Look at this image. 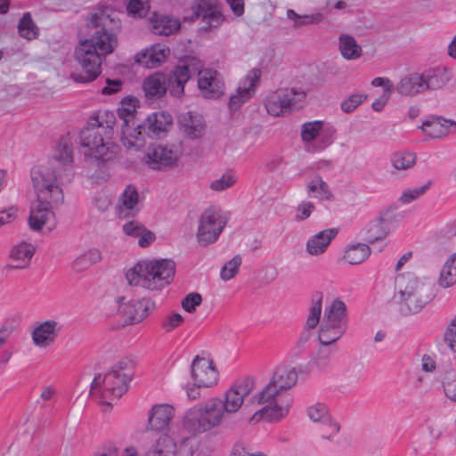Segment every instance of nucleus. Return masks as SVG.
Instances as JSON below:
<instances>
[{
	"label": "nucleus",
	"mask_w": 456,
	"mask_h": 456,
	"mask_svg": "<svg viewBox=\"0 0 456 456\" xmlns=\"http://www.w3.org/2000/svg\"><path fill=\"white\" fill-rule=\"evenodd\" d=\"M176 443L167 435L160 436L146 452V454L154 456H176Z\"/></svg>",
	"instance_id": "nucleus-32"
},
{
	"label": "nucleus",
	"mask_w": 456,
	"mask_h": 456,
	"mask_svg": "<svg viewBox=\"0 0 456 456\" xmlns=\"http://www.w3.org/2000/svg\"><path fill=\"white\" fill-rule=\"evenodd\" d=\"M438 283L443 288H449L456 283V252L451 255L444 263Z\"/></svg>",
	"instance_id": "nucleus-40"
},
{
	"label": "nucleus",
	"mask_w": 456,
	"mask_h": 456,
	"mask_svg": "<svg viewBox=\"0 0 456 456\" xmlns=\"http://www.w3.org/2000/svg\"><path fill=\"white\" fill-rule=\"evenodd\" d=\"M202 303V297L200 293L191 292L189 293L181 303V305L184 311L187 313H194L196 311L197 306L200 305Z\"/></svg>",
	"instance_id": "nucleus-51"
},
{
	"label": "nucleus",
	"mask_w": 456,
	"mask_h": 456,
	"mask_svg": "<svg viewBox=\"0 0 456 456\" xmlns=\"http://www.w3.org/2000/svg\"><path fill=\"white\" fill-rule=\"evenodd\" d=\"M102 259V253L92 248L78 256L72 263V269L76 273H81L87 270L93 265L97 264Z\"/></svg>",
	"instance_id": "nucleus-37"
},
{
	"label": "nucleus",
	"mask_w": 456,
	"mask_h": 456,
	"mask_svg": "<svg viewBox=\"0 0 456 456\" xmlns=\"http://www.w3.org/2000/svg\"><path fill=\"white\" fill-rule=\"evenodd\" d=\"M175 273V265L172 260L142 261L126 272V278L131 286L160 290L170 284Z\"/></svg>",
	"instance_id": "nucleus-5"
},
{
	"label": "nucleus",
	"mask_w": 456,
	"mask_h": 456,
	"mask_svg": "<svg viewBox=\"0 0 456 456\" xmlns=\"http://www.w3.org/2000/svg\"><path fill=\"white\" fill-rule=\"evenodd\" d=\"M183 133L190 139H197L203 135L204 123L202 118L191 112H186L179 118Z\"/></svg>",
	"instance_id": "nucleus-29"
},
{
	"label": "nucleus",
	"mask_w": 456,
	"mask_h": 456,
	"mask_svg": "<svg viewBox=\"0 0 456 456\" xmlns=\"http://www.w3.org/2000/svg\"><path fill=\"white\" fill-rule=\"evenodd\" d=\"M123 230L126 234L138 238L144 227L136 221H131L124 224Z\"/></svg>",
	"instance_id": "nucleus-59"
},
{
	"label": "nucleus",
	"mask_w": 456,
	"mask_h": 456,
	"mask_svg": "<svg viewBox=\"0 0 456 456\" xmlns=\"http://www.w3.org/2000/svg\"><path fill=\"white\" fill-rule=\"evenodd\" d=\"M122 81L120 79H106V86L102 89V94H113L120 91Z\"/></svg>",
	"instance_id": "nucleus-60"
},
{
	"label": "nucleus",
	"mask_w": 456,
	"mask_h": 456,
	"mask_svg": "<svg viewBox=\"0 0 456 456\" xmlns=\"http://www.w3.org/2000/svg\"><path fill=\"white\" fill-rule=\"evenodd\" d=\"M242 259L240 256L237 255L231 260L224 264L221 269L220 276L223 281H229L232 279L239 271Z\"/></svg>",
	"instance_id": "nucleus-47"
},
{
	"label": "nucleus",
	"mask_w": 456,
	"mask_h": 456,
	"mask_svg": "<svg viewBox=\"0 0 456 456\" xmlns=\"http://www.w3.org/2000/svg\"><path fill=\"white\" fill-rule=\"evenodd\" d=\"M421 130L432 138H442L456 129V122L442 117H435L423 122Z\"/></svg>",
	"instance_id": "nucleus-26"
},
{
	"label": "nucleus",
	"mask_w": 456,
	"mask_h": 456,
	"mask_svg": "<svg viewBox=\"0 0 456 456\" xmlns=\"http://www.w3.org/2000/svg\"><path fill=\"white\" fill-rule=\"evenodd\" d=\"M444 339L450 349L456 353V316L448 323Z\"/></svg>",
	"instance_id": "nucleus-54"
},
{
	"label": "nucleus",
	"mask_w": 456,
	"mask_h": 456,
	"mask_svg": "<svg viewBox=\"0 0 456 456\" xmlns=\"http://www.w3.org/2000/svg\"><path fill=\"white\" fill-rule=\"evenodd\" d=\"M262 75L259 69H253L248 71L246 77L240 81L235 94L231 95L228 102L229 109L232 111L238 110L255 93L256 86Z\"/></svg>",
	"instance_id": "nucleus-19"
},
{
	"label": "nucleus",
	"mask_w": 456,
	"mask_h": 456,
	"mask_svg": "<svg viewBox=\"0 0 456 456\" xmlns=\"http://www.w3.org/2000/svg\"><path fill=\"white\" fill-rule=\"evenodd\" d=\"M168 52V49L165 46L156 45L142 53V58L143 60H142L141 62L150 68L157 67L165 61Z\"/></svg>",
	"instance_id": "nucleus-38"
},
{
	"label": "nucleus",
	"mask_w": 456,
	"mask_h": 456,
	"mask_svg": "<svg viewBox=\"0 0 456 456\" xmlns=\"http://www.w3.org/2000/svg\"><path fill=\"white\" fill-rule=\"evenodd\" d=\"M297 380V373L294 369H279L270 380L281 392L291 388Z\"/></svg>",
	"instance_id": "nucleus-35"
},
{
	"label": "nucleus",
	"mask_w": 456,
	"mask_h": 456,
	"mask_svg": "<svg viewBox=\"0 0 456 456\" xmlns=\"http://www.w3.org/2000/svg\"><path fill=\"white\" fill-rule=\"evenodd\" d=\"M430 184L431 182H428L422 186L404 190L399 198V202L403 205L410 204L411 202L424 195L428 190Z\"/></svg>",
	"instance_id": "nucleus-46"
},
{
	"label": "nucleus",
	"mask_w": 456,
	"mask_h": 456,
	"mask_svg": "<svg viewBox=\"0 0 456 456\" xmlns=\"http://www.w3.org/2000/svg\"><path fill=\"white\" fill-rule=\"evenodd\" d=\"M192 12L194 18L206 24L205 28H216L224 21V15L217 0H197Z\"/></svg>",
	"instance_id": "nucleus-17"
},
{
	"label": "nucleus",
	"mask_w": 456,
	"mask_h": 456,
	"mask_svg": "<svg viewBox=\"0 0 456 456\" xmlns=\"http://www.w3.org/2000/svg\"><path fill=\"white\" fill-rule=\"evenodd\" d=\"M364 94H353L341 103V109L346 113L354 111L365 99Z\"/></svg>",
	"instance_id": "nucleus-55"
},
{
	"label": "nucleus",
	"mask_w": 456,
	"mask_h": 456,
	"mask_svg": "<svg viewBox=\"0 0 456 456\" xmlns=\"http://www.w3.org/2000/svg\"><path fill=\"white\" fill-rule=\"evenodd\" d=\"M440 232L446 237H456V219H451L443 224Z\"/></svg>",
	"instance_id": "nucleus-63"
},
{
	"label": "nucleus",
	"mask_w": 456,
	"mask_h": 456,
	"mask_svg": "<svg viewBox=\"0 0 456 456\" xmlns=\"http://www.w3.org/2000/svg\"><path fill=\"white\" fill-rule=\"evenodd\" d=\"M255 388V380L247 377L236 381L224 394V398L221 399L224 409L230 417L239 411L242 407L245 397L251 394Z\"/></svg>",
	"instance_id": "nucleus-14"
},
{
	"label": "nucleus",
	"mask_w": 456,
	"mask_h": 456,
	"mask_svg": "<svg viewBox=\"0 0 456 456\" xmlns=\"http://www.w3.org/2000/svg\"><path fill=\"white\" fill-rule=\"evenodd\" d=\"M180 456H209L206 444L196 440H184L177 450Z\"/></svg>",
	"instance_id": "nucleus-42"
},
{
	"label": "nucleus",
	"mask_w": 456,
	"mask_h": 456,
	"mask_svg": "<svg viewBox=\"0 0 456 456\" xmlns=\"http://www.w3.org/2000/svg\"><path fill=\"white\" fill-rule=\"evenodd\" d=\"M116 301L119 304L118 311L126 318V322L128 324L141 322L154 308V303L145 297L125 303V297H118Z\"/></svg>",
	"instance_id": "nucleus-18"
},
{
	"label": "nucleus",
	"mask_w": 456,
	"mask_h": 456,
	"mask_svg": "<svg viewBox=\"0 0 456 456\" xmlns=\"http://www.w3.org/2000/svg\"><path fill=\"white\" fill-rule=\"evenodd\" d=\"M183 322V317L179 313H172L167 314L161 321V327L166 332H170L179 327Z\"/></svg>",
	"instance_id": "nucleus-52"
},
{
	"label": "nucleus",
	"mask_w": 456,
	"mask_h": 456,
	"mask_svg": "<svg viewBox=\"0 0 456 456\" xmlns=\"http://www.w3.org/2000/svg\"><path fill=\"white\" fill-rule=\"evenodd\" d=\"M73 162L72 142L69 137H62L48 162L32 169L36 199L28 220L31 230L39 232L45 227L52 232L56 227L55 210L65 202L63 188L73 180Z\"/></svg>",
	"instance_id": "nucleus-1"
},
{
	"label": "nucleus",
	"mask_w": 456,
	"mask_h": 456,
	"mask_svg": "<svg viewBox=\"0 0 456 456\" xmlns=\"http://www.w3.org/2000/svg\"><path fill=\"white\" fill-rule=\"evenodd\" d=\"M304 27L316 25L323 21L324 16L322 12L302 15Z\"/></svg>",
	"instance_id": "nucleus-64"
},
{
	"label": "nucleus",
	"mask_w": 456,
	"mask_h": 456,
	"mask_svg": "<svg viewBox=\"0 0 456 456\" xmlns=\"http://www.w3.org/2000/svg\"><path fill=\"white\" fill-rule=\"evenodd\" d=\"M322 294H318L316 299H314L310 307L309 315L306 320V326L309 329H314L321 318L322 309Z\"/></svg>",
	"instance_id": "nucleus-44"
},
{
	"label": "nucleus",
	"mask_w": 456,
	"mask_h": 456,
	"mask_svg": "<svg viewBox=\"0 0 456 456\" xmlns=\"http://www.w3.org/2000/svg\"><path fill=\"white\" fill-rule=\"evenodd\" d=\"M384 218L382 216L369 224L368 233L370 241L374 242L384 239L387 232L383 229Z\"/></svg>",
	"instance_id": "nucleus-49"
},
{
	"label": "nucleus",
	"mask_w": 456,
	"mask_h": 456,
	"mask_svg": "<svg viewBox=\"0 0 456 456\" xmlns=\"http://www.w3.org/2000/svg\"><path fill=\"white\" fill-rule=\"evenodd\" d=\"M323 123L322 121H312L302 126L301 135L305 142H311L321 134Z\"/></svg>",
	"instance_id": "nucleus-45"
},
{
	"label": "nucleus",
	"mask_w": 456,
	"mask_h": 456,
	"mask_svg": "<svg viewBox=\"0 0 456 456\" xmlns=\"http://www.w3.org/2000/svg\"><path fill=\"white\" fill-rule=\"evenodd\" d=\"M94 456H119L118 448L113 444H104L94 452Z\"/></svg>",
	"instance_id": "nucleus-62"
},
{
	"label": "nucleus",
	"mask_w": 456,
	"mask_h": 456,
	"mask_svg": "<svg viewBox=\"0 0 456 456\" xmlns=\"http://www.w3.org/2000/svg\"><path fill=\"white\" fill-rule=\"evenodd\" d=\"M150 20L151 30L158 35L169 36L180 29V21L167 15L154 13Z\"/></svg>",
	"instance_id": "nucleus-30"
},
{
	"label": "nucleus",
	"mask_w": 456,
	"mask_h": 456,
	"mask_svg": "<svg viewBox=\"0 0 456 456\" xmlns=\"http://www.w3.org/2000/svg\"><path fill=\"white\" fill-rule=\"evenodd\" d=\"M18 30L20 37L28 40L35 39L37 37L38 28L32 20L29 12H26L23 14L22 18L19 22Z\"/></svg>",
	"instance_id": "nucleus-43"
},
{
	"label": "nucleus",
	"mask_w": 456,
	"mask_h": 456,
	"mask_svg": "<svg viewBox=\"0 0 456 456\" xmlns=\"http://www.w3.org/2000/svg\"><path fill=\"white\" fill-rule=\"evenodd\" d=\"M305 97L304 93L295 90H279L267 96L265 105L267 112L279 117L297 108V101Z\"/></svg>",
	"instance_id": "nucleus-13"
},
{
	"label": "nucleus",
	"mask_w": 456,
	"mask_h": 456,
	"mask_svg": "<svg viewBox=\"0 0 456 456\" xmlns=\"http://www.w3.org/2000/svg\"><path fill=\"white\" fill-rule=\"evenodd\" d=\"M170 75L167 76L160 72H156L148 77L143 84V91L149 98H159L163 96L167 91L169 92Z\"/></svg>",
	"instance_id": "nucleus-28"
},
{
	"label": "nucleus",
	"mask_w": 456,
	"mask_h": 456,
	"mask_svg": "<svg viewBox=\"0 0 456 456\" xmlns=\"http://www.w3.org/2000/svg\"><path fill=\"white\" fill-rule=\"evenodd\" d=\"M416 155L410 151H398L392 155L391 165L396 171H407L416 164Z\"/></svg>",
	"instance_id": "nucleus-41"
},
{
	"label": "nucleus",
	"mask_w": 456,
	"mask_h": 456,
	"mask_svg": "<svg viewBox=\"0 0 456 456\" xmlns=\"http://www.w3.org/2000/svg\"><path fill=\"white\" fill-rule=\"evenodd\" d=\"M115 115L110 111L98 113L80 134V144L85 159L96 165L115 159L118 146L111 141Z\"/></svg>",
	"instance_id": "nucleus-3"
},
{
	"label": "nucleus",
	"mask_w": 456,
	"mask_h": 456,
	"mask_svg": "<svg viewBox=\"0 0 456 456\" xmlns=\"http://www.w3.org/2000/svg\"><path fill=\"white\" fill-rule=\"evenodd\" d=\"M182 154L181 142L153 143L148 146L143 162L151 169L163 171L175 167Z\"/></svg>",
	"instance_id": "nucleus-9"
},
{
	"label": "nucleus",
	"mask_w": 456,
	"mask_h": 456,
	"mask_svg": "<svg viewBox=\"0 0 456 456\" xmlns=\"http://www.w3.org/2000/svg\"><path fill=\"white\" fill-rule=\"evenodd\" d=\"M201 62L197 59L190 60L186 64L177 66L170 73L169 78V93L175 97H181L183 94L184 84L191 78L193 74H198L201 70Z\"/></svg>",
	"instance_id": "nucleus-16"
},
{
	"label": "nucleus",
	"mask_w": 456,
	"mask_h": 456,
	"mask_svg": "<svg viewBox=\"0 0 456 456\" xmlns=\"http://www.w3.org/2000/svg\"><path fill=\"white\" fill-rule=\"evenodd\" d=\"M18 208L16 206L9 207L0 211V227L13 222L17 217Z\"/></svg>",
	"instance_id": "nucleus-58"
},
{
	"label": "nucleus",
	"mask_w": 456,
	"mask_h": 456,
	"mask_svg": "<svg viewBox=\"0 0 456 456\" xmlns=\"http://www.w3.org/2000/svg\"><path fill=\"white\" fill-rule=\"evenodd\" d=\"M139 194L135 187L129 184L118 198L116 206L117 213L120 218L133 216L138 211Z\"/></svg>",
	"instance_id": "nucleus-25"
},
{
	"label": "nucleus",
	"mask_w": 456,
	"mask_h": 456,
	"mask_svg": "<svg viewBox=\"0 0 456 456\" xmlns=\"http://www.w3.org/2000/svg\"><path fill=\"white\" fill-rule=\"evenodd\" d=\"M175 416V408L168 403L153 405L148 411L146 428L151 431L165 432Z\"/></svg>",
	"instance_id": "nucleus-21"
},
{
	"label": "nucleus",
	"mask_w": 456,
	"mask_h": 456,
	"mask_svg": "<svg viewBox=\"0 0 456 456\" xmlns=\"http://www.w3.org/2000/svg\"><path fill=\"white\" fill-rule=\"evenodd\" d=\"M315 206L313 202L310 201H303L297 208V221H304L307 219L313 211L314 210Z\"/></svg>",
	"instance_id": "nucleus-57"
},
{
	"label": "nucleus",
	"mask_w": 456,
	"mask_h": 456,
	"mask_svg": "<svg viewBox=\"0 0 456 456\" xmlns=\"http://www.w3.org/2000/svg\"><path fill=\"white\" fill-rule=\"evenodd\" d=\"M346 330V306L337 298L324 313L320 330L319 341L329 346L338 340Z\"/></svg>",
	"instance_id": "nucleus-8"
},
{
	"label": "nucleus",
	"mask_w": 456,
	"mask_h": 456,
	"mask_svg": "<svg viewBox=\"0 0 456 456\" xmlns=\"http://www.w3.org/2000/svg\"><path fill=\"white\" fill-rule=\"evenodd\" d=\"M88 26L96 31L91 38L81 41L75 52L85 74H72V78L80 83L91 82L101 73L102 57L111 53L118 45L116 31L120 21L115 10L102 4L92 13Z\"/></svg>",
	"instance_id": "nucleus-2"
},
{
	"label": "nucleus",
	"mask_w": 456,
	"mask_h": 456,
	"mask_svg": "<svg viewBox=\"0 0 456 456\" xmlns=\"http://www.w3.org/2000/svg\"><path fill=\"white\" fill-rule=\"evenodd\" d=\"M61 329V324L53 319L36 322L31 331L32 342L37 347L47 348L55 342Z\"/></svg>",
	"instance_id": "nucleus-20"
},
{
	"label": "nucleus",
	"mask_w": 456,
	"mask_h": 456,
	"mask_svg": "<svg viewBox=\"0 0 456 456\" xmlns=\"http://www.w3.org/2000/svg\"><path fill=\"white\" fill-rule=\"evenodd\" d=\"M220 398H211L190 409L183 419V425L192 434L208 431L228 419Z\"/></svg>",
	"instance_id": "nucleus-7"
},
{
	"label": "nucleus",
	"mask_w": 456,
	"mask_h": 456,
	"mask_svg": "<svg viewBox=\"0 0 456 456\" xmlns=\"http://www.w3.org/2000/svg\"><path fill=\"white\" fill-rule=\"evenodd\" d=\"M434 297L432 285L415 274L405 273L395 277L393 299L403 315L419 314Z\"/></svg>",
	"instance_id": "nucleus-4"
},
{
	"label": "nucleus",
	"mask_w": 456,
	"mask_h": 456,
	"mask_svg": "<svg viewBox=\"0 0 456 456\" xmlns=\"http://www.w3.org/2000/svg\"><path fill=\"white\" fill-rule=\"evenodd\" d=\"M35 253V248L31 243L21 241L14 245L9 253L10 264L4 268L6 270L12 269H24L27 268L31 261Z\"/></svg>",
	"instance_id": "nucleus-23"
},
{
	"label": "nucleus",
	"mask_w": 456,
	"mask_h": 456,
	"mask_svg": "<svg viewBox=\"0 0 456 456\" xmlns=\"http://www.w3.org/2000/svg\"><path fill=\"white\" fill-rule=\"evenodd\" d=\"M236 182V178L231 174H224L219 179L214 180L210 183L213 191H221L232 187Z\"/></svg>",
	"instance_id": "nucleus-53"
},
{
	"label": "nucleus",
	"mask_w": 456,
	"mask_h": 456,
	"mask_svg": "<svg viewBox=\"0 0 456 456\" xmlns=\"http://www.w3.org/2000/svg\"><path fill=\"white\" fill-rule=\"evenodd\" d=\"M424 92L427 90H436L446 85L448 79L444 71L440 69L427 70L421 73Z\"/></svg>",
	"instance_id": "nucleus-39"
},
{
	"label": "nucleus",
	"mask_w": 456,
	"mask_h": 456,
	"mask_svg": "<svg viewBox=\"0 0 456 456\" xmlns=\"http://www.w3.org/2000/svg\"><path fill=\"white\" fill-rule=\"evenodd\" d=\"M280 393L281 391L270 381L256 397L258 404L269 403V405L256 411L251 421L257 422L260 419L273 421L284 417L289 411L288 405L272 404Z\"/></svg>",
	"instance_id": "nucleus-12"
},
{
	"label": "nucleus",
	"mask_w": 456,
	"mask_h": 456,
	"mask_svg": "<svg viewBox=\"0 0 456 456\" xmlns=\"http://www.w3.org/2000/svg\"><path fill=\"white\" fill-rule=\"evenodd\" d=\"M370 255V248L364 243L349 245L344 251L343 259L349 265H359Z\"/></svg>",
	"instance_id": "nucleus-34"
},
{
	"label": "nucleus",
	"mask_w": 456,
	"mask_h": 456,
	"mask_svg": "<svg viewBox=\"0 0 456 456\" xmlns=\"http://www.w3.org/2000/svg\"><path fill=\"white\" fill-rule=\"evenodd\" d=\"M172 124V117L168 113L158 112L149 115L142 125V131L152 133L159 135L161 132L166 131L167 126Z\"/></svg>",
	"instance_id": "nucleus-31"
},
{
	"label": "nucleus",
	"mask_w": 456,
	"mask_h": 456,
	"mask_svg": "<svg viewBox=\"0 0 456 456\" xmlns=\"http://www.w3.org/2000/svg\"><path fill=\"white\" fill-rule=\"evenodd\" d=\"M306 192L310 197L324 201H330L334 198L329 185L321 176H315L307 183Z\"/></svg>",
	"instance_id": "nucleus-33"
},
{
	"label": "nucleus",
	"mask_w": 456,
	"mask_h": 456,
	"mask_svg": "<svg viewBox=\"0 0 456 456\" xmlns=\"http://www.w3.org/2000/svg\"><path fill=\"white\" fill-rule=\"evenodd\" d=\"M136 101L129 99L121 103V107L118 110L119 119L122 120L121 134L122 141L125 147L130 149L136 147V142L142 134V125L137 121L135 107Z\"/></svg>",
	"instance_id": "nucleus-11"
},
{
	"label": "nucleus",
	"mask_w": 456,
	"mask_h": 456,
	"mask_svg": "<svg viewBox=\"0 0 456 456\" xmlns=\"http://www.w3.org/2000/svg\"><path fill=\"white\" fill-rule=\"evenodd\" d=\"M371 86L383 87L384 94H392L395 90V86L387 77H376L371 81Z\"/></svg>",
	"instance_id": "nucleus-61"
},
{
	"label": "nucleus",
	"mask_w": 456,
	"mask_h": 456,
	"mask_svg": "<svg viewBox=\"0 0 456 456\" xmlns=\"http://www.w3.org/2000/svg\"><path fill=\"white\" fill-rule=\"evenodd\" d=\"M421 73L411 72L400 78L395 90L402 96L413 97L424 93Z\"/></svg>",
	"instance_id": "nucleus-27"
},
{
	"label": "nucleus",
	"mask_w": 456,
	"mask_h": 456,
	"mask_svg": "<svg viewBox=\"0 0 456 456\" xmlns=\"http://www.w3.org/2000/svg\"><path fill=\"white\" fill-rule=\"evenodd\" d=\"M307 414L314 422H330L329 411L324 404L316 403L310 406L307 410Z\"/></svg>",
	"instance_id": "nucleus-48"
},
{
	"label": "nucleus",
	"mask_w": 456,
	"mask_h": 456,
	"mask_svg": "<svg viewBox=\"0 0 456 456\" xmlns=\"http://www.w3.org/2000/svg\"><path fill=\"white\" fill-rule=\"evenodd\" d=\"M133 376L132 362L127 359L120 360L107 373L97 374L94 377L90 395L110 407L111 403L107 402V399L121 397L128 390Z\"/></svg>",
	"instance_id": "nucleus-6"
},
{
	"label": "nucleus",
	"mask_w": 456,
	"mask_h": 456,
	"mask_svg": "<svg viewBox=\"0 0 456 456\" xmlns=\"http://www.w3.org/2000/svg\"><path fill=\"white\" fill-rule=\"evenodd\" d=\"M336 228L325 229L311 236L305 244V251L312 256L324 254L331 240L337 236Z\"/></svg>",
	"instance_id": "nucleus-24"
},
{
	"label": "nucleus",
	"mask_w": 456,
	"mask_h": 456,
	"mask_svg": "<svg viewBox=\"0 0 456 456\" xmlns=\"http://www.w3.org/2000/svg\"><path fill=\"white\" fill-rule=\"evenodd\" d=\"M198 86L205 98L216 99L224 94V81L216 70L204 69L200 72Z\"/></svg>",
	"instance_id": "nucleus-22"
},
{
	"label": "nucleus",
	"mask_w": 456,
	"mask_h": 456,
	"mask_svg": "<svg viewBox=\"0 0 456 456\" xmlns=\"http://www.w3.org/2000/svg\"><path fill=\"white\" fill-rule=\"evenodd\" d=\"M339 51L346 60H356L362 55V47L356 43L354 37L350 35L339 36Z\"/></svg>",
	"instance_id": "nucleus-36"
},
{
	"label": "nucleus",
	"mask_w": 456,
	"mask_h": 456,
	"mask_svg": "<svg viewBox=\"0 0 456 456\" xmlns=\"http://www.w3.org/2000/svg\"><path fill=\"white\" fill-rule=\"evenodd\" d=\"M149 8L147 0H130L126 7L129 14L140 18L146 15Z\"/></svg>",
	"instance_id": "nucleus-50"
},
{
	"label": "nucleus",
	"mask_w": 456,
	"mask_h": 456,
	"mask_svg": "<svg viewBox=\"0 0 456 456\" xmlns=\"http://www.w3.org/2000/svg\"><path fill=\"white\" fill-rule=\"evenodd\" d=\"M226 218L213 208L206 209L200 216L196 232L197 243L208 247L215 243L226 225Z\"/></svg>",
	"instance_id": "nucleus-10"
},
{
	"label": "nucleus",
	"mask_w": 456,
	"mask_h": 456,
	"mask_svg": "<svg viewBox=\"0 0 456 456\" xmlns=\"http://www.w3.org/2000/svg\"><path fill=\"white\" fill-rule=\"evenodd\" d=\"M191 377L198 387L208 388L217 384L218 371L212 360L196 356L191 362Z\"/></svg>",
	"instance_id": "nucleus-15"
},
{
	"label": "nucleus",
	"mask_w": 456,
	"mask_h": 456,
	"mask_svg": "<svg viewBox=\"0 0 456 456\" xmlns=\"http://www.w3.org/2000/svg\"><path fill=\"white\" fill-rule=\"evenodd\" d=\"M445 396L452 402H456V379L447 374L443 380Z\"/></svg>",
	"instance_id": "nucleus-56"
}]
</instances>
